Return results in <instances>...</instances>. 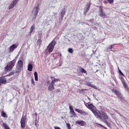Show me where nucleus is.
Here are the masks:
<instances>
[{"instance_id":"nucleus-1","label":"nucleus","mask_w":129,"mask_h":129,"mask_svg":"<svg viewBox=\"0 0 129 129\" xmlns=\"http://www.w3.org/2000/svg\"><path fill=\"white\" fill-rule=\"evenodd\" d=\"M90 103V102H84V104L86 107L93 112L97 118H99L101 120H102V117L105 119H108V116H107V114L105 112L103 111H96V107L93 105V104Z\"/></svg>"},{"instance_id":"nucleus-2","label":"nucleus","mask_w":129,"mask_h":129,"mask_svg":"<svg viewBox=\"0 0 129 129\" xmlns=\"http://www.w3.org/2000/svg\"><path fill=\"white\" fill-rule=\"evenodd\" d=\"M16 62H17V57H15V59L11 61L8 63V64L5 68V71L6 72H9V71H12L13 68L16 65Z\"/></svg>"},{"instance_id":"nucleus-3","label":"nucleus","mask_w":129,"mask_h":129,"mask_svg":"<svg viewBox=\"0 0 129 129\" xmlns=\"http://www.w3.org/2000/svg\"><path fill=\"white\" fill-rule=\"evenodd\" d=\"M55 46H56V41L53 39L47 47L48 53H52L53 52Z\"/></svg>"},{"instance_id":"nucleus-4","label":"nucleus","mask_w":129,"mask_h":129,"mask_svg":"<svg viewBox=\"0 0 129 129\" xmlns=\"http://www.w3.org/2000/svg\"><path fill=\"white\" fill-rule=\"evenodd\" d=\"M24 66V61L19 60L16 64L17 72H21Z\"/></svg>"},{"instance_id":"nucleus-5","label":"nucleus","mask_w":129,"mask_h":129,"mask_svg":"<svg viewBox=\"0 0 129 129\" xmlns=\"http://www.w3.org/2000/svg\"><path fill=\"white\" fill-rule=\"evenodd\" d=\"M26 119L27 117L23 115L20 121L21 126L22 128H25V127H26Z\"/></svg>"},{"instance_id":"nucleus-6","label":"nucleus","mask_w":129,"mask_h":129,"mask_svg":"<svg viewBox=\"0 0 129 129\" xmlns=\"http://www.w3.org/2000/svg\"><path fill=\"white\" fill-rule=\"evenodd\" d=\"M99 12L100 13L99 16L101 17V18H105L106 17V14L103 11V7L102 6L99 7Z\"/></svg>"},{"instance_id":"nucleus-7","label":"nucleus","mask_w":129,"mask_h":129,"mask_svg":"<svg viewBox=\"0 0 129 129\" xmlns=\"http://www.w3.org/2000/svg\"><path fill=\"white\" fill-rule=\"evenodd\" d=\"M112 92H113L114 93H115V94H116V95L117 96V97H118V98H120V99H122V95L121 94V93H120V92H119V91H117V90H112Z\"/></svg>"},{"instance_id":"nucleus-8","label":"nucleus","mask_w":129,"mask_h":129,"mask_svg":"<svg viewBox=\"0 0 129 129\" xmlns=\"http://www.w3.org/2000/svg\"><path fill=\"white\" fill-rule=\"evenodd\" d=\"M19 0H13L9 6V10H12V9H13L17 4H18V2H19Z\"/></svg>"},{"instance_id":"nucleus-9","label":"nucleus","mask_w":129,"mask_h":129,"mask_svg":"<svg viewBox=\"0 0 129 129\" xmlns=\"http://www.w3.org/2000/svg\"><path fill=\"white\" fill-rule=\"evenodd\" d=\"M75 111L78 112V113H80L82 115H88V113L87 112H86L85 111H83L82 110L79 109H75Z\"/></svg>"},{"instance_id":"nucleus-10","label":"nucleus","mask_w":129,"mask_h":129,"mask_svg":"<svg viewBox=\"0 0 129 129\" xmlns=\"http://www.w3.org/2000/svg\"><path fill=\"white\" fill-rule=\"evenodd\" d=\"M34 17H33V20H36V18H37V16H38V13H39V7H34Z\"/></svg>"},{"instance_id":"nucleus-11","label":"nucleus","mask_w":129,"mask_h":129,"mask_svg":"<svg viewBox=\"0 0 129 129\" xmlns=\"http://www.w3.org/2000/svg\"><path fill=\"white\" fill-rule=\"evenodd\" d=\"M18 46H19L18 44H13L11 45L9 48V50L10 53H12V52H14L15 50V49H17L18 48Z\"/></svg>"},{"instance_id":"nucleus-12","label":"nucleus","mask_w":129,"mask_h":129,"mask_svg":"<svg viewBox=\"0 0 129 129\" xmlns=\"http://www.w3.org/2000/svg\"><path fill=\"white\" fill-rule=\"evenodd\" d=\"M6 76L0 77V85L1 84H7V79Z\"/></svg>"},{"instance_id":"nucleus-13","label":"nucleus","mask_w":129,"mask_h":129,"mask_svg":"<svg viewBox=\"0 0 129 129\" xmlns=\"http://www.w3.org/2000/svg\"><path fill=\"white\" fill-rule=\"evenodd\" d=\"M55 89V87L54 86V84L53 82H51V83L49 85L48 87V91H52V90H54Z\"/></svg>"},{"instance_id":"nucleus-14","label":"nucleus","mask_w":129,"mask_h":129,"mask_svg":"<svg viewBox=\"0 0 129 129\" xmlns=\"http://www.w3.org/2000/svg\"><path fill=\"white\" fill-rule=\"evenodd\" d=\"M86 85L87 86H89L90 87H92V88H94V89H96V90H97V89H98V88H97V87H96V86L93 85L90 82H87L86 83Z\"/></svg>"},{"instance_id":"nucleus-15","label":"nucleus","mask_w":129,"mask_h":129,"mask_svg":"<svg viewBox=\"0 0 129 129\" xmlns=\"http://www.w3.org/2000/svg\"><path fill=\"white\" fill-rule=\"evenodd\" d=\"M76 123L77 124H80L81 126H83L84 125H85V124H86L83 120H77L76 121Z\"/></svg>"},{"instance_id":"nucleus-16","label":"nucleus","mask_w":129,"mask_h":129,"mask_svg":"<svg viewBox=\"0 0 129 129\" xmlns=\"http://www.w3.org/2000/svg\"><path fill=\"white\" fill-rule=\"evenodd\" d=\"M28 71H33V65H32L31 63H29L28 65Z\"/></svg>"},{"instance_id":"nucleus-17","label":"nucleus","mask_w":129,"mask_h":129,"mask_svg":"<svg viewBox=\"0 0 129 129\" xmlns=\"http://www.w3.org/2000/svg\"><path fill=\"white\" fill-rule=\"evenodd\" d=\"M79 70L81 73H84V74L87 73V72H86V71L82 67L79 68Z\"/></svg>"},{"instance_id":"nucleus-18","label":"nucleus","mask_w":129,"mask_h":129,"mask_svg":"<svg viewBox=\"0 0 129 129\" xmlns=\"http://www.w3.org/2000/svg\"><path fill=\"white\" fill-rule=\"evenodd\" d=\"M66 13V11H65V8H64L63 10H62L61 12V17L62 19L64 18V16H65Z\"/></svg>"},{"instance_id":"nucleus-19","label":"nucleus","mask_w":129,"mask_h":129,"mask_svg":"<svg viewBox=\"0 0 129 129\" xmlns=\"http://www.w3.org/2000/svg\"><path fill=\"white\" fill-rule=\"evenodd\" d=\"M71 114H72V117H76V116H77V115H76V113H75V112L74 111H70Z\"/></svg>"},{"instance_id":"nucleus-20","label":"nucleus","mask_w":129,"mask_h":129,"mask_svg":"<svg viewBox=\"0 0 129 129\" xmlns=\"http://www.w3.org/2000/svg\"><path fill=\"white\" fill-rule=\"evenodd\" d=\"M34 30H35V24H34L33 25H32L31 28H30V34L31 35V33H33Z\"/></svg>"},{"instance_id":"nucleus-21","label":"nucleus","mask_w":129,"mask_h":129,"mask_svg":"<svg viewBox=\"0 0 129 129\" xmlns=\"http://www.w3.org/2000/svg\"><path fill=\"white\" fill-rule=\"evenodd\" d=\"M34 75L35 81H38V73H37V72H35L34 73Z\"/></svg>"},{"instance_id":"nucleus-22","label":"nucleus","mask_w":129,"mask_h":129,"mask_svg":"<svg viewBox=\"0 0 129 129\" xmlns=\"http://www.w3.org/2000/svg\"><path fill=\"white\" fill-rule=\"evenodd\" d=\"M124 87L126 89L127 88V84H126L125 81H124V80H121Z\"/></svg>"},{"instance_id":"nucleus-23","label":"nucleus","mask_w":129,"mask_h":129,"mask_svg":"<svg viewBox=\"0 0 129 129\" xmlns=\"http://www.w3.org/2000/svg\"><path fill=\"white\" fill-rule=\"evenodd\" d=\"M112 49H113V45H111L109 46L107 48V50H109V51H112V52H114V50H112Z\"/></svg>"},{"instance_id":"nucleus-24","label":"nucleus","mask_w":129,"mask_h":129,"mask_svg":"<svg viewBox=\"0 0 129 129\" xmlns=\"http://www.w3.org/2000/svg\"><path fill=\"white\" fill-rule=\"evenodd\" d=\"M107 2L108 3H109V4H113V2H114V0H107V1H105L104 2V3L107 4Z\"/></svg>"},{"instance_id":"nucleus-25","label":"nucleus","mask_w":129,"mask_h":129,"mask_svg":"<svg viewBox=\"0 0 129 129\" xmlns=\"http://www.w3.org/2000/svg\"><path fill=\"white\" fill-rule=\"evenodd\" d=\"M3 125L5 127V129H11L10 128V127L6 123H3Z\"/></svg>"},{"instance_id":"nucleus-26","label":"nucleus","mask_w":129,"mask_h":129,"mask_svg":"<svg viewBox=\"0 0 129 129\" xmlns=\"http://www.w3.org/2000/svg\"><path fill=\"white\" fill-rule=\"evenodd\" d=\"M1 115L3 117H8V115H7V114L5 112H4V111L2 112Z\"/></svg>"},{"instance_id":"nucleus-27","label":"nucleus","mask_w":129,"mask_h":129,"mask_svg":"<svg viewBox=\"0 0 129 129\" xmlns=\"http://www.w3.org/2000/svg\"><path fill=\"white\" fill-rule=\"evenodd\" d=\"M37 45L41 46V45L42 44V40H41L40 39H38V40L37 41Z\"/></svg>"},{"instance_id":"nucleus-28","label":"nucleus","mask_w":129,"mask_h":129,"mask_svg":"<svg viewBox=\"0 0 129 129\" xmlns=\"http://www.w3.org/2000/svg\"><path fill=\"white\" fill-rule=\"evenodd\" d=\"M58 81H59V79H54L51 82H53V84H55V82H58Z\"/></svg>"},{"instance_id":"nucleus-29","label":"nucleus","mask_w":129,"mask_h":129,"mask_svg":"<svg viewBox=\"0 0 129 129\" xmlns=\"http://www.w3.org/2000/svg\"><path fill=\"white\" fill-rule=\"evenodd\" d=\"M89 9H90V4H89L88 6V7L86 8L85 10V13H87L88 11H89Z\"/></svg>"},{"instance_id":"nucleus-30","label":"nucleus","mask_w":129,"mask_h":129,"mask_svg":"<svg viewBox=\"0 0 129 129\" xmlns=\"http://www.w3.org/2000/svg\"><path fill=\"white\" fill-rule=\"evenodd\" d=\"M86 90H87V89H83L80 90V93H83V92H84V91H86Z\"/></svg>"},{"instance_id":"nucleus-31","label":"nucleus","mask_w":129,"mask_h":129,"mask_svg":"<svg viewBox=\"0 0 129 129\" xmlns=\"http://www.w3.org/2000/svg\"><path fill=\"white\" fill-rule=\"evenodd\" d=\"M67 126L68 129H71V126L70 125V123H67Z\"/></svg>"},{"instance_id":"nucleus-32","label":"nucleus","mask_w":129,"mask_h":129,"mask_svg":"<svg viewBox=\"0 0 129 129\" xmlns=\"http://www.w3.org/2000/svg\"><path fill=\"white\" fill-rule=\"evenodd\" d=\"M14 74H15V73H14V72H11L7 76H12V75H14Z\"/></svg>"},{"instance_id":"nucleus-33","label":"nucleus","mask_w":129,"mask_h":129,"mask_svg":"<svg viewBox=\"0 0 129 129\" xmlns=\"http://www.w3.org/2000/svg\"><path fill=\"white\" fill-rule=\"evenodd\" d=\"M68 51H69V53H73V49H72V48H69L68 49Z\"/></svg>"},{"instance_id":"nucleus-34","label":"nucleus","mask_w":129,"mask_h":129,"mask_svg":"<svg viewBox=\"0 0 129 129\" xmlns=\"http://www.w3.org/2000/svg\"><path fill=\"white\" fill-rule=\"evenodd\" d=\"M31 82L33 85H35V82L34 81V79L32 78L31 80Z\"/></svg>"},{"instance_id":"nucleus-35","label":"nucleus","mask_w":129,"mask_h":129,"mask_svg":"<svg viewBox=\"0 0 129 129\" xmlns=\"http://www.w3.org/2000/svg\"><path fill=\"white\" fill-rule=\"evenodd\" d=\"M70 111H73L74 110V109H73V107L71 106H70Z\"/></svg>"},{"instance_id":"nucleus-36","label":"nucleus","mask_w":129,"mask_h":129,"mask_svg":"<svg viewBox=\"0 0 129 129\" xmlns=\"http://www.w3.org/2000/svg\"><path fill=\"white\" fill-rule=\"evenodd\" d=\"M105 121H104V123L107 124L108 123V121H107V119H105L104 118H103Z\"/></svg>"},{"instance_id":"nucleus-37","label":"nucleus","mask_w":129,"mask_h":129,"mask_svg":"<svg viewBox=\"0 0 129 129\" xmlns=\"http://www.w3.org/2000/svg\"><path fill=\"white\" fill-rule=\"evenodd\" d=\"M119 72L121 74V75H122V76H124L123 73H122V72H121V71H120V70H119Z\"/></svg>"},{"instance_id":"nucleus-38","label":"nucleus","mask_w":129,"mask_h":129,"mask_svg":"<svg viewBox=\"0 0 129 129\" xmlns=\"http://www.w3.org/2000/svg\"><path fill=\"white\" fill-rule=\"evenodd\" d=\"M56 54L58 55V56H60V57L62 56V54H61L60 53L57 52Z\"/></svg>"},{"instance_id":"nucleus-39","label":"nucleus","mask_w":129,"mask_h":129,"mask_svg":"<svg viewBox=\"0 0 129 129\" xmlns=\"http://www.w3.org/2000/svg\"><path fill=\"white\" fill-rule=\"evenodd\" d=\"M107 126H108L109 127H110V123H109V122H108V123L106 124Z\"/></svg>"},{"instance_id":"nucleus-40","label":"nucleus","mask_w":129,"mask_h":129,"mask_svg":"<svg viewBox=\"0 0 129 129\" xmlns=\"http://www.w3.org/2000/svg\"><path fill=\"white\" fill-rule=\"evenodd\" d=\"M54 129H61V128H60V127L55 126Z\"/></svg>"},{"instance_id":"nucleus-41","label":"nucleus","mask_w":129,"mask_h":129,"mask_svg":"<svg viewBox=\"0 0 129 129\" xmlns=\"http://www.w3.org/2000/svg\"><path fill=\"white\" fill-rule=\"evenodd\" d=\"M60 89H57V90H56V92H60Z\"/></svg>"},{"instance_id":"nucleus-42","label":"nucleus","mask_w":129,"mask_h":129,"mask_svg":"<svg viewBox=\"0 0 129 129\" xmlns=\"http://www.w3.org/2000/svg\"><path fill=\"white\" fill-rule=\"evenodd\" d=\"M34 114H35V116H37V115H38V114H37V113H35Z\"/></svg>"},{"instance_id":"nucleus-43","label":"nucleus","mask_w":129,"mask_h":129,"mask_svg":"<svg viewBox=\"0 0 129 129\" xmlns=\"http://www.w3.org/2000/svg\"><path fill=\"white\" fill-rule=\"evenodd\" d=\"M26 129H30V127H27Z\"/></svg>"},{"instance_id":"nucleus-44","label":"nucleus","mask_w":129,"mask_h":129,"mask_svg":"<svg viewBox=\"0 0 129 129\" xmlns=\"http://www.w3.org/2000/svg\"><path fill=\"white\" fill-rule=\"evenodd\" d=\"M115 45V44H113V45Z\"/></svg>"}]
</instances>
